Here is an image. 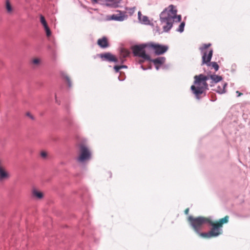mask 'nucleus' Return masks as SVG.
<instances>
[{
  "instance_id": "nucleus-21",
  "label": "nucleus",
  "mask_w": 250,
  "mask_h": 250,
  "mask_svg": "<svg viewBox=\"0 0 250 250\" xmlns=\"http://www.w3.org/2000/svg\"><path fill=\"white\" fill-rule=\"evenodd\" d=\"M138 14L139 19L140 21H142L144 22H146L148 21V18L146 16H143V19H141L142 14H141V12H140V11L138 12Z\"/></svg>"
},
{
  "instance_id": "nucleus-12",
  "label": "nucleus",
  "mask_w": 250,
  "mask_h": 250,
  "mask_svg": "<svg viewBox=\"0 0 250 250\" xmlns=\"http://www.w3.org/2000/svg\"><path fill=\"white\" fill-rule=\"evenodd\" d=\"M98 45L101 48H105L109 46L107 39L105 37H103L99 39L97 41Z\"/></svg>"
},
{
  "instance_id": "nucleus-5",
  "label": "nucleus",
  "mask_w": 250,
  "mask_h": 250,
  "mask_svg": "<svg viewBox=\"0 0 250 250\" xmlns=\"http://www.w3.org/2000/svg\"><path fill=\"white\" fill-rule=\"evenodd\" d=\"M188 221L196 233L200 232L204 224L206 223L209 224V222H213L209 218L205 217L199 216L194 217L192 216H189L188 217Z\"/></svg>"
},
{
  "instance_id": "nucleus-7",
  "label": "nucleus",
  "mask_w": 250,
  "mask_h": 250,
  "mask_svg": "<svg viewBox=\"0 0 250 250\" xmlns=\"http://www.w3.org/2000/svg\"><path fill=\"white\" fill-rule=\"evenodd\" d=\"M148 47L147 43L134 45L132 47L133 53L135 56H139L146 60H149L150 57L146 54L145 48Z\"/></svg>"
},
{
  "instance_id": "nucleus-27",
  "label": "nucleus",
  "mask_w": 250,
  "mask_h": 250,
  "mask_svg": "<svg viewBox=\"0 0 250 250\" xmlns=\"http://www.w3.org/2000/svg\"><path fill=\"white\" fill-rule=\"evenodd\" d=\"M64 78L65 79L69 86H71V81H70V78H69V77L67 75H64Z\"/></svg>"
},
{
  "instance_id": "nucleus-28",
  "label": "nucleus",
  "mask_w": 250,
  "mask_h": 250,
  "mask_svg": "<svg viewBox=\"0 0 250 250\" xmlns=\"http://www.w3.org/2000/svg\"><path fill=\"white\" fill-rule=\"evenodd\" d=\"M47 155L46 152L42 151L41 152V156L43 158H45Z\"/></svg>"
},
{
  "instance_id": "nucleus-22",
  "label": "nucleus",
  "mask_w": 250,
  "mask_h": 250,
  "mask_svg": "<svg viewBox=\"0 0 250 250\" xmlns=\"http://www.w3.org/2000/svg\"><path fill=\"white\" fill-rule=\"evenodd\" d=\"M185 25V23L184 22H182L180 23V25L179 26L178 28L177 29V31L179 32H183L184 30V27Z\"/></svg>"
},
{
  "instance_id": "nucleus-19",
  "label": "nucleus",
  "mask_w": 250,
  "mask_h": 250,
  "mask_svg": "<svg viewBox=\"0 0 250 250\" xmlns=\"http://www.w3.org/2000/svg\"><path fill=\"white\" fill-rule=\"evenodd\" d=\"M41 62V60L38 58H34L31 60V63L35 66H38Z\"/></svg>"
},
{
  "instance_id": "nucleus-2",
  "label": "nucleus",
  "mask_w": 250,
  "mask_h": 250,
  "mask_svg": "<svg viewBox=\"0 0 250 250\" xmlns=\"http://www.w3.org/2000/svg\"><path fill=\"white\" fill-rule=\"evenodd\" d=\"M194 85L191 86V89L196 98H200V95L208 89V84L207 81L209 80V76H205L203 74L195 75L194 77Z\"/></svg>"
},
{
  "instance_id": "nucleus-34",
  "label": "nucleus",
  "mask_w": 250,
  "mask_h": 250,
  "mask_svg": "<svg viewBox=\"0 0 250 250\" xmlns=\"http://www.w3.org/2000/svg\"><path fill=\"white\" fill-rule=\"evenodd\" d=\"M27 116H30V114H29V113H27Z\"/></svg>"
},
{
  "instance_id": "nucleus-15",
  "label": "nucleus",
  "mask_w": 250,
  "mask_h": 250,
  "mask_svg": "<svg viewBox=\"0 0 250 250\" xmlns=\"http://www.w3.org/2000/svg\"><path fill=\"white\" fill-rule=\"evenodd\" d=\"M32 195L38 199H41L43 197V193L36 188H33L32 190Z\"/></svg>"
},
{
  "instance_id": "nucleus-16",
  "label": "nucleus",
  "mask_w": 250,
  "mask_h": 250,
  "mask_svg": "<svg viewBox=\"0 0 250 250\" xmlns=\"http://www.w3.org/2000/svg\"><path fill=\"white\" fill-rule=\"evenodd\" d=\"M207 76H209V79H210L213 81L214 83H217L222 80V78L221 76H218L216 75H209Z\"/></svg>"
},
{
  "instance_id": "nucleus-25",
  "label": "nucleus",
  "mask_w": 250,
  "mask_h": 250,
  "mask_svg": "<svg viewBox=\"0 0 250 250\" xmlns=\"http://www.w3.org/2000/svg\"><path fill=\"white\" fill-rule=\"evenodd\" d=\"M40 20H41V22L42 23V25L43 26L47 25V23L45 21V19L43 16L41 15L40 16Z\"/></svg>"
},
{
  "instance_id": "nucleus-23",
  "label": "nucleus",
  "mask_w": 250,
  "mask_h": 250,
  "mask_svg": "<svg viewBox=\"0 0 250 250\" xmlns=\"http://www.w3.org/2000/svg\"><path fill=\"white\" fill-rule=\"evenodd\" d=\"M43 27H44V29L45 30L46 36L47 37H49L51 35V31H50L49 27L48 26V25H46L45 26H43Z\"/></svg>"
},
{
  "instance_id": "nucleus-3",
  "label": "nucleus",
  "mask_w": 250,
  "mask_h": 250,
  "mask_svg": "<svg viewBox=\"0 0 250 250\" xmlns=\"http://www.w3.org/2000/svg\"><path fill=\"white\" fill-rule=\"evenodd\" d=\"M229 216L226 215L224 218L220 219L219 221L214 222H209V225L212 226L210 230L208 233H197L200 236L209 238L210 237H216L222 233L221 228L224 224L227 223L229 222Z\"/></svg>"
},
{
  "instance_id": "nucleus-13",
  "label": "nucleus",
  "mask_w": 250,
  "mask_h": 250,
  "mask_svg": "<svg viewBox=\"0 0 250 250\" xmlns=\"http://www.w3.org/2000/svg\"><path fill=\"white\" fill-rule=\"evenodd\" d=\"M105 5L111 8H117L120 3V0H105Z\"/></svg>"
},
{
  "instance_id": "nucleus-6",
  "label": "nucleus",
  "mask_w": 250,
  "mask_h": 250,
  "mask_svg": "<svg viewBox=\"0 0 250 250\" xmlns=\"http://www.w3.org/2000/svg\"><path fill=\"white\" fill-rule=\"evenodd\" d=\"M91 157V153L89 149L84 144L80 145L79 155L77 160L78 162L83 163L89 160Z\"/></svg>"
},
{
  "instance_id": "nucleus-10",
  "label": "nucleus",
  "mask_w": 250,
  "mask_h": 250,
  "mask_svg": "<svg viewBox=\"0 0 250 250\" xmlns=\"http://www.w3.org/2000/svg\"><path fill=\"white\" fill-rule=\"evenodd\" d=\"M10 174L0 163V182H3L10 178Z\"/></svg>"
},
{
  "instance_id": "nucleus-29",
  "label": "nucleus",
  "mask_w": 250,
  "mask_h": 250,
  "mask_svg": "<svg viewBox=\"0 0 250 250\" xmlns=\"http://www.w3.org/2000/svg\"><path fill=\"white\" fill-rule=\"evenodd\" d=\"M114 69L116 72H118L121 68L120 65H115L114 67Z\"/></svg>"
},
{
  "instance_id": "nucleus-26",
  "label": "nucleus",
  "mask_w": 250,
  "mask_h": 250,
  "mask_svg": "<svg viewBox=\"0 0 250 250\" xmlns=\"http://www.w3.org/2000/svg\"><path fill=\"white\" fill-rule=\"evenodd\" d=\"M104 2H105V0H91V2L93 4L99 3L103 4Z\"/></svg>"
},
{
  "instance_id": "nucleus-4",
  "label": "nucleus",
  "mask_w": 250,
  "mask_h": 250,
  "mask_svg": "<svg viewBox=\"0 0 250 250\" xmlns=\"http://www.w3.org/2000/svg\"><path fill=\"white\" fill-rule=\"evenodd\" d=\"M211 46V43L204 44L202 47L200 48V50L203 53L202 56V64H207L208 66H211L213 68L215 71L219 69V65L217 62H210L212 56L213 50L210 49H207Z\"/></svg>"
},
{
  "instance_id": "nucleus-9",
  "label": "nucleus",
  "mask_w": 250,
  "mask_h": 250,
  "mask_svg": "<svg viewBox=\"0 0 250 250\" xmlns=\"http://www.w3.org/2000/svg\"><path fill=\"white\" fill-rule=\"evenodd\" d=\"M117 12H118L117 14L108 16L107 17V19L108 20L123 21L127 16L124 13L122 12L121 11H118Z\"/></svg>"
},
{
  "instance_id": "nucleus-30",
  "label": "nucleus",
  "mask_w": 250,
  "mask_h": 250,
  "mask_svg": "<svg viewBox=\"0 0 250 250\" xmlns=\"http://www.w3.org/2000/svg\"><path fill=\"white\" fill-rule=\"evenodd\" d=\"M189 212V208H187L185 210V213L186 214H188Z\"/></svg>"
},
{
  "instance_id": "nucleus-24",
  "label": "nucleus",
  "mask_w": 250,
  "mask_h": 250,
  "mask_svg": "<svg viewBox=\"0 0 250 250\" xmlns=\"http://www.w3.org/2000/svg\"><path fill=\"white\" fill-rule=\"evenodd\" d=\"M43 27H44V29L45 30L46 36L47 37H49L51 35V31H50L49 27L48 26V25H46L45 26H43Z\"/></svg>"
},
{
  "instance_id": "nucleus-17",
  "label": "nucleus",
  "mask_w": 250,
  "mask_h": 250,
  "mask_svg": "<svg viewBox=\"0 0 250 250\" xmlns=\"http://www.w3.org/2000/svg\"><path fill=\"white\" fill-rule=\"evenodd\" d=\"M165 59L164 57H159L151 60V62L154 63L155 65L162 64L164 63Z\"/></svg>"
},
{
  "instance_id": "nucleus-1",
  "label": "nucleus",
  "mask_w": 250,
  "mask_h": 250,
  "mask_svg": "<svg viewBox=\"0 0 250 250\" xmlns=\"http://www.w3.org/2000/svg\"><path fill=\"white\" fill-rule=\"evenodd\" d=\"M177 10L173 5H170L160 14V21L163 30L168 31L172 26L173 22H180L181 15H177Z\"/></svg>"
},
{
  "instance_id": "nucleus-20",
  "label": "nucleus",
  "mask_w": 250,
  "mask_h": 250,
  "mask_svg": "<svg viewBox=\"0 0 250 250\" xmlns=\"http://www.w3.org/2000/svg\"><path fill=\"white\" fill-rule=\"evenodd\" d=\"M6 9L8 13H10L12 11V7L9 0L6 1Z\"/></svg>"
},
{
  "instance_id": "nucleus-32",
  "label": "nucleus",
  "mask_w": 250,
  "mask_h": 250,
  "mask_svg": "<svg viewBox=\"0 0 250 250\" xmlns=\"http://www.w3.org/2000/svg\"><path fill=\"white\" fill-rule=\"evenodd\" d=\"M120 66H121V68H127V66L126 65H120Z\"/></svg>"
},
{
  "instance_id": "nucleus-11",
  "label": "nucleus",
  "mask_w": 250,
  "mask_h": 250,
  "mask_svg": "<svg viewBox=\"0 0 250 250\" xmlns=\"http://www.w3.org/2000/svg\"><path fill=\"white\" fill-rule=\"evenodd\" d=\"M100 58L104 61L108 62H118L117 58L109 52H107L100 55Z\"/></svg>"
},
{
  "instance_id": "nucleus-18",
  "label": "nucleus",
  "mask_w": 250,
  "mask_h": 250,
  "mask_svg": "<svg viewBox=\"0 0 250 250\" xmlns=\"http://www.w3.org/2000/svg\"><path fill=\"white\" fill-rule=\"evenodd\" d=\"M227 85V83H225L222 85V87L218 86L216 91L219 94H223L226 92L225 87Z\"/></svg>"
},
{
  "instance_id": "nucleus-14",
  "label": "nucleus",
  "mask_w": 250,
  "mask_h": 250,
  "mask_svg": "<svg viewBox=\"0 0 250 250\" xmlns=\"http://www.w3.org/2000/svg\"><path fill=\"white\" fill-rule=\"evenodd\" d=\"M129 51L127 49L123 48L121 50L119 59L122 63L124 62L125 58L129 56Z\"/></svg>"
},
{
  "instance_id": "nucleus-33",
  "label": "nucleus",
  "mask_w": 250,
  "mask_h": 250,
  "mask_svg": "<svg viewBox=\"0 0 250 250\" xmlns=\"http://www.w3.org/2000/svg\"><path fill=\"white\" fill-rule=\"evenodd\" d=\"M156 69H157V70L159 69V67H158V66H156Z\"/></svg>"
},
{
  "instance_id": "nucleus-8",
  "label": "nucleus",
  "mask_w": 250,
  "mask_h": 250,
  "mask_svg": "<svg viewBox=\"0 0 250 250\" xmlns=\"http://www.w3.org/2000/svg\"><path fill=\"white\" fill-rule=\"evenodd\" d=\"M148 48L152 49L157 55L163 54L168 50V46L154 42L147 43Z\"/></svg>"
},
{
  "instance_id": "nucleus-31",
  "label": "nucleus",
  "mask_w": 250,
  "mask_h": 250,
  "mask_svg": "<svg viewBox=\"0 0 250 250\" xmlns=\"http://www.w3.org/2000/svg\"><path fill=\"white\" fill-rule=\"evenodd\" d=\"M236 92L237 94H238V95H237L238 97H239V96H240L243 95V94L242 93L238 91H237Z\"/></svg>"
}]
</instances>
